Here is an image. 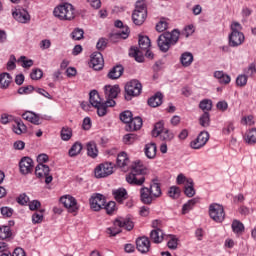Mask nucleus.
<instances>
[{
	"label": "nucleus",
	"mask_w": 256,
	"mask_h": 256,
	"mask_svg": "<svg viewBox=\"0 0 256 256\" xmlns=\"http://www.w3.org/2000/svg\"><path fill=\"white\" fill-rule=\"evenodd\" d=\"M197 203H199V199L198 198H193L191 200H189L187 203H185L182 207V214L186 215V213L190 212L191 209H193L195 207V205H197Z\"/></svg>",
	"instance_id": "nucleus-34"
},
{
	"label": "nucleus",
	"mask_w": 256,
	"mask_h": 256,
	"mask_svg": "<svg viewBox=\"0 0 256 256\" xmlns=\"http://www.w3.org/2000/svg\"><path fill=\"white\" fill-rule=\"evenodd\" d=\"M161 141H165L166 143H171L172 140L175 139V134L170 131L169 129H165L160 135H159Z\"/></svg>",
	"instance_id": "nucleus-36"
},
{
	"label": "nucleus",
	"mask_w": 256,
	"mask_h": 256,
	"mask_svg": "<svg viewBox=\"0 0 256 256\" xmlns=\"http://www.w3.org/2000/svg\"><path fill=\"white\" fill-rule=\"evenodd\" d=\"M140 200L144 205H151V203L155 201V198L149 190V187L142 186L140 188Z\"/></svg>",
	"instance_id": "nucleus-18"
},
{
	"label": "nucleus",
	"mask_w": 256,
	"mask_h": 256,
	"mask_svg": "<svg viewBox=\"0 0 256 256\" xmlns=\"http://www.w3.org/2000/svg\"><path fill=\"white\" fill-rule=\"evenodd\" d=\"M148 189L152 194L153 198L159 199V197H161L162 192H161V185H159V183L153 182L152 184H150V187Z\"/></svg>",
	"instance_id": "nucleus-30"
},
{
	"label": "nucleus",
	"mask_w": 256,
	"mask_h": 256,
	"mask_svg": "<svg viewBox=\"0 0 256 256\" xmlns=\"http://www.w3.org/2000/svg\"><path fill=\"white\" fill-rule=\"evenodd\" d=\"M141 91H143L141 82H139V80H131L125 85V99L127 101H131V97H139V95H141Z\"/></svg>",
	"instance_id": "nucleus-8"
},
{
	"label": "nucleus",
	"mask_w": 256,
	"mask_h": 256,
	"mask_svg": "<svg viewBox=\"0 0 256 256\" xmlns=\"http://www.w3.org/2000/svg\"><path fill=\"white\" fill-rule=\"evenodd\" d=\"M51 169L45 164H38L35 168V175L38 179H44L45 177V184L49 185L51 181H53V176L49 175Z\"/></svg>",
	"instance_id": "nucleus-13"
},
{
	"label": "nucleus",
	"mask_w": 256,
	"mask_h": 256,
	"mask_svg": "<svg viewBox=\"0 0 256 256\" xmlns=\"http://www.w3.org/2000/svg\"><path fill=\"white\" fill-rule=\"evenodd\" d=\"M13 131L16 135H21L27 131V126L21 120H16L13 124Z\"/></svg>",
	"instance_id": "nucleus-32"
},
{
	"label": "nucleus",
	"mask_w": 256,
	"mask_h": 256,
	"mask_svg": "<svg viewBox=\"0 0 256 256\" xmlns=\"http://www.w3.org/2000/svg\"><path fill=\"white\" fill-rule=\"evenodd\" d=\"M116 165L121 169L129 165V157H127V153L122 152L118 154Z\"/></svg>",
	"instance_id": "nucleus-31"
},
{
	"label": "nucleus",
	"mask_w": 256,
	"mask_h": 256,
	"mask_svg": "<svg viewBox=\"0 0 256 256\" xmlns=\"http://www.w3.org/2000/svg\"><path fill=\"white\" fill-rule=\"evenodd\" d=\"M89 95L90 104L97 109L98 116L105 117V105H103V99H101L99 92L92 90Z\"/></svg>",
	"instance_id": "nucleus-9"
},
{
	"label": "nucleus",
	"mask_w": 256,
	"mask_h": 256,
	"mask_svg": "<svg viewBox=\"0 0 256 256\" xmlns=\"http://www.w3.org/2000/svg\"><path fill=\"white\" fill-rule=\"evenodd\" d=\"M43 213H45V210L42 209V210L35 212L32 215V223H34V225L43 223Z\"/></svg>",
	"instance_id": "nucleus-46"
},
{
	"label": "nucleus",
	"mask_w": 256,
	"mask_h": 256,
	"mask_svg": "<svg viewBox=\"0 0 256 256\" xmlns=\"http://www.w3.org/2000/svg\"><path fill=\"white\" fill-rule=\"evenodd\" d=\"M135 225L133 224V221L129 218H116L113 222V226L106 229L107 235H110V237H116V235H119L121 233V229H126V231H131Z\"/></svg>",
	"instance_id": "nucleus-3"
},
{
	"label": "nucleus",
	"mask_w": 256,
	"mask_h": 256,
	"mask_svg": "<svg viewBox=\"0 0 256 256\" xmlns=\"http://www.w3.org/2000/svg\"><path fill=\"white\" fill-rule=\"evenodd\" d=\"M198 139L202 145H207V141H209V132H200V134L198 135Z\"/></svg>",
	"instance_id": "nucleus-53"
},
{
	"label": "nucleus",
	"mask_w": 256,
	"mask_h": 256,
	"mask_svg": "<svg viewBox=\"0 0 256 256\" xmlns=\"http://www.w3.org/2000/svg\"><path fill=\"white\" fill-rule=\"evenodd\" d=\"M22 117L25 119V121H29L34 125H41V119L39 118V115L32 111H26L24 114H22Z\"/></svg>",
	"instance_id": "nucleus-26"
},
{
	"label": "nucleus",
	"mask_w": 256,
	"mask_h": 256,
	"mask_svg": "<svg viewBox=\"0 0 256 256\" xmlns=\"http://www.w3.org/2000/svg\"><path fill=\"white\" fill-rule=\"evenodd\" d=\"M30 77L33 81H37L43 77V71L41 69H34L32 70Z\"/></svg>",
	"instance_id": "nucleus-54"
},
{
	"label": "nucleus",
	"mask_w": 256,
	"mask_h": 256,
	"mask_svg": "<svg viewBox=\"0 0 256 256\" xmlns=\"http://www.w3.org/2000/svg\"><path fill=\"white\" fill-rule=\"evenodd\" d=\"M107 47V39L105 38H100L96 44V48L98 51H103V49H106Z\"/></svg>",
	"instance_id": "nucleus-58"
},
{
	"label": "nucleus",
	"mask_w": 256,
	"mask_h": 256,
	"mask_svg": "<svg viewBox=\"0 0 256 256\" xmlns=\"http://www.w3.org/2000/svg\"><path fill=\"white\" fill-rule=\"evenodd\" d=\"M209 215L215 223H223L225 221V208L217 203L211 204L209 206Z\"/></svg>",
	"instance_id": "nucleus-10"
},
{
	"label": "nucleus",
	"mask_w": 256,
	"mask_h": 256,
	"mask_svg": "<svg viewBox=\"0 0 256 256\" xmlns=\"http://www.w3.org/2000/svg\"><path fill=\"white\" fill-rule=\"evenodd\" d=\"M244 142L247 143V145H255L256 143V128H252L243 136Z\"/></svg>",
	"instance_id": "nucleus-27"
},
{
	"label": "nucleus",
	"mask_w": 256,
	"mask_h": 256,
	"mask_svg": "<svg viewBox=\"0 0 256 256\" xmlns=\"http://www.w3.org/2000/svg\"><path fill=\"white\" fill-rule=\"evenodd\" d=\"M13 235V232H11V227L9 226H2L0 227V239H10V237Z\"/></svg>",
	"instance_id": "nucleus-43"
},
{
	"label": "nucleus",
	"mask_w": 256,
	"mask_h": 256,
	"mask_svg": "<svg viewBox=\"0 0 256 256\" xmlns=\"http://www.w3.org/2000/svg\"><path fill=\"white\" fill-rule=\"evenodd\" d=\"M90 66L94 71H101L105 66V60L103 59V54L101 52H94L91 55Z\"/></svg>",
	"instance_id": "nucleus-15"
},
{
	"label": "nucleus",
	"mask_w": 256,
	"mask_h": 256,
	"mask_svg": "<svg viewBox=\"0 0 256 256\" xmlns=\"http://www.w3.org/2000/svg\"><path fill=\"white\" fill-rule=\"evenodd\" d=\"M138 43L139 48H130L129 55L130 57H134L135 61H137L138 63H143L145 59V57L143 56V51H147V49L151 48V39H149L148 36H140Z\"/></svg>",
	"instance_id": "nucleus-4"
},
{
	"label": "nucleus",
	"mask_w": 256,
	"mask_h": 256,
	"mask_svg": "<svg viewBox=\"0 0 256 256\" xmlns=\"http://www.w3.org/2000/svg\"><path fill=\"white\" fill-rule=\"evenodd\" d=\"M137 139H139V137L136 134H126L123 137V142L125 143V145H133V143L137 141Z\"/></svg>",
	"instance_id": "nucleus-49"
},
{
	"label": "nucleus",
	"mask_w": 256,
	"mask_h": 256,
	"mask_svg": "<svg viewBox=\"0 0 256 256\" xmlns=\"http://www.w3.org/2000/svg\"><path fill=\"white\" fill-rule=\"evenodd\" d=\"M199 107L203 110L204 113H209L213 109V101L210 99H204L200 102Z\"/></svg>",
	"instance_id": "nucleus-42"
},
{
	"label": "nucleus",
	"mask_w": 256,
	"mask_h": 256,
	"mask_svg": "<svg viewBox=\"0 0 256 256\" xmlns=\"http://www.w3.org/2000/svg\"><path fill=\"white\" fill-rule=\"evenodd\" d=\"M60 203L64 205L68 213H77L79 211V205L77 204V199L71 195L62 196L60 198Z\"/></svg>",
	"instance_id": "nucleus-12"
},
{
	"label": "nucleus",
	"mask_w": 256,
	"mask_h": 256,
	"mask_svg": "<svg viewBox=\"0 0 256 256\" xmlns=\"http://www.w3.org/2000/svg\"><path fill=\"white\" fill-rule=\"evenodd\" d=\"M163 103V94L160 92H157L154 96H152L148 100V105L150 107H159Z\"/></svg>",
	"instance_id": "nucleus-29"
},
{
	"label": "nucleus",
	"mask_w": 256,
	"mask_h": 256,
	"mask_svg": "<svg viewBox=\"0 0 256 256\" xmlns=\"http://www.w3.org/2000/svg\"><path fill=\"white\" fill-rule=\"evenodd\" d=\"M82 149L83 145H81L79 142H75L68 152L69 157H77V155L81 153Z\"/></svg>",
	"instance_id": "nucleus-38"
},
{
	"label": "nucleus",
	"mask_w": 256,
	"mask_h": 256,
	"mask_svg": "<svg viewBox=\"0 0 256 256\" xmlns=\"http://www.w3.org/2000/svg\"><path fill=\"white\" fill-rule=\"evenodd\" d=\"M15 61H17V59L15 58L14 55H11L9 61L7 62V70L8 71H13V69H15V67H17V65H15Z\"/></svg>",
	"instance_id": "nucleus-60"
},
{
	"label": "nucleus",
	"mask_w": 256,
	"mask_h": 256,
	"mask_svg": "<svg viewBox=\"0 0 256 256\" xmlns=\"http://www.w3.org/2000/svg\"><path fill=\"white\" fill-rule=\"evenodd\" d=\"M133 119V113L129 110H126L124 112H122L120 114V120L123 123H126L128 125V123Z\"/></svg>",
	"instance_id": "nucleus-48"
},
{
	"label": "nucleus",
	"mask_w": 256,
	"mask_h": 256,
	"mask_svg": "<svg viewBox=\"0 0 256 256\" xmlns=\"http://www.w3.org/2000/svg\"><path fill=\"white\" fill-rule=\"evenodd\" d=\"M113 99H115V98H107V101L103 102L104 109H105V115H107V107H115L116 102Z\"/></svg>",
	"instance_id": "nucleus-62"
},
{
	"label": "nucleus",
	"mask_w": 256,
	"mask_h": 256,
	"mask_svg": "<svg viewBox=\"0 0 256 256\" xmlns=\"http://www.w3.org/2000/svg\"><path fill=\"white\" fill-rule=\"evenodd\" d=\"M168 196L171 197V199H179L181 196V188L177 186H171L168 191Z\"/></svg>",
	"instance_id": "nucleus-45"
},
{
	"label": "nucleus",
	"mask_w": 256,
	"mask_h": 256,
	"mask_svg": "<svg viewBox=\"0 0 256 256\" xmlns=\"http://www.w3.org/2000/svg\"><path fill=\"white\" fill-rule=\"evenodd\" d=\"M20 173L22 175H29L33 171V159L29 157H23L19 162Z\"/></svg>",
	"instance_id": "nucleus-17"
},
{
	"label": "nucleus",
	"mask_w": 256,
	"mask_h": 256,
	"mask_svg": "<svg viewBox=\"0 0 256 256\" xmlns=\"http://www.w3.org/2000/svg\"><path fill=\"white\" fill-rule=\"evenodd\" d=\"M29 209L30 211H37V209H39V207H41V202H39L38 200H33L31 202H29Z\"/></svg>",
	"instance_id": "nucleus-64"
},
{
	"label": "nucleus",
	"mask_w": 256,
	"mask_h": 256,
	"mask_svg": "<svg viewBox=\"0 0 256 256\" xmlns=\"http://www.w3.org/2000/svg\"><path fill=\"white\" fill-rule=\"evenodd\" d=\"M113 195L118 203H123L127 199V190L120 188L114 191Z\"/></svg>",
	"instance_id": "nucleus-37"
},
{
	"label": "nucleus",
	"mask_w": 256,
	"mask_h": 256,
	"mask_svg": "<svg viewBox=\"0 0 256 256\" xmlns=\"http://www.w3.org/2000/svg\"><path fill=\"white\" fill-rule=\"evenodd\" d=\"M231 227L235 235H243V233H245V225L239 220H233Z\"/></svg>",
	"instance_id": "nucleus-28"
},
{
	"label": "nucleus",
	"mask_w": 256,
	"mask_h": 256,
	"mask_svg": "<svg viewBox=\"0 0 256 256\" xmlns=\"http://www.w3.org/2000/svg\"><path fill=\"white\" fill-rule=\"evenodd\" d=\"M177 242H178L177 237L171 235L170 240L167 243L168 248L173 250L177 249V245H178Z\"/></svg>",
	"instance_id": "nucleus-55"
},
{
	"label": "nucleus",
	"mask_w": 256,
	"mask_h": 256,
	"mask_svg": "<svg viewBox=\"0 0 256 256\" xmlns=\"http://www.w3.org/2000/svg\"><path fill=\"white\" fill-rule=\"evenodd\" d=\"M145 175H147V167L143 165V162L138 160L131 165V172L126 175V181L129 185L143 187V183H145Z\"/></svg>",
	"instance_id": "nucleus-1"
},
{
	"label": "nucleus",
	"mask_w": 256,
	"mask_h": 256,
	"mask_svg": "<svg viewBox=\"0 0 256 256\" xmlns=\"http://www.w3.org/2000/svg\"><path fill=\"white\" fill-rule=\"evenodd\" d=\"M150 239L153 243L159 244L163 243V239H165V233L161 228L154 229L150 232Z\"/></svg>",
	"instance_id": "nucleus-22"
},
{
	"label": "nucleus",
	"mask_w": 256,
	"mask_h": 256,
	"mask_svg": "<svg viewBox=\"0 0 256 256\" xmlns=\"http://www.w3.org/2000/svg\"><path fill=\"white\" fill-rule=\"evenodd\" d=\"M116 203L114 201H110L107 203V205L105 206L106 209V213L108 215H113V212L115 211V207H116Z\"/></svg>",
	"instance_id": "nucleus-56"
},
{
	"label": "nucleus",
	"mask_w": 256,
	"mask_h": 256,
	"mask_svg": "<svg viewBox=\"0 0 256 256\" xmlns=\"http://www.w3.org/2000/svg\"><path fill=\"white\" fill-rule=\"evenodd\" d=\"M145 19H147V5H145V1L138 0L136 2V8L132 13V21L134 25H143Z\"/></svg>",
	"instance_id": "nucleus-7"
},
{
	"label": "nucleus",
	"mask_w": 256,
	"mask_h": 256,
	"mask_svg": "<svg viewBox=\"0 0 256 256\" xmlns=\"http://www.w3.org/2000/svg\"><path fill=\"white\" fill-rule=\"evenodd\" d=\"M117 35L121 37V39H127V37H129V27H123L122 30L117 33Z\"/></svg>",
	"instance_id": "nucleus-63"
},
{
	"label": "nucleus",
	"mask_w": 256,
	"mask_h": 256,
	"mask_svg": "<svg viewBox=\"0 0 256 256\" xmlns=\"http://www.w3.org/2000/svg\"><path fill=\"white\" fill-rule=\"evenodd\" d=\"M180 61L183 67H189L193 63V54L191 52H184L180 57Z\"/></svg>",
	"instance_id": "nucleus-33"
},
{
	"label": "nucleus",
	"mask_w": 256,
	"mask_h": 256,
	"mask_svg": "<svg viewBox=\"0 0 256 256\" xmlns=\"http://www.w3.org/2000/svg\"><path fill=\"white\" fill-rule=\"evenodd\" d=\"M12 17L18 23L25 24L31 21V15H29V12L23 8H15V10L12 12Z\"/></svg>",
	"instance_id": "nucleus-14"
},
{
	"label": "nucleus",
	"mask_w": 256,
	"mask_h": 256,
	"mask_svg": "<svg viewBox=\"0 0 256 256\" xmlns=\"http://www.w3.org/2000/svg\"><path fill=\"white\" fill-rule=\"evenodd\" d=\"M53 13L54 17H57L60 21H72V19H75V8L69 3L57 6Z\"/></svg>",
	"instance_id": "nucleus-6"
},
{
	"label": "nucleus",
	"mask_w": 256,
	"mask_h": 256,
	"mask_svg": "<svg viewBox=\"0 0 256 256\" xmlns=\"http://www.w3.org/2000/svg\"><path fill=\"white\" fill-rule=\"evenodd\" d=\"M94 175L96 179H104L109 175H113V163L106 162L98 165L94 170Z\"/></svg>",
	"instance_id": "nucleus-11"
},
{
	"label": "nucleus",
	"mask_w": 256,
	"mask_h": 256,
	"mask_svg": "<svg viewBox=\"0 0 256 256\" xmlns=\"http://www.w3.org/2000/svg\"><path fill=\"white\" fill-rule=\"evenodd\" d=\"M71 35H72V39H74V41H81V39L83 38V35H85V32L83 31V29L76 28L71 33Z\"/></svg>",
	"instance_id": "nucleus-50"
},
{
	"label": "nucleus",
	"mask_w": 256,
	"mask_h": 256,
	"mask_svg": "<svg viewBox=\"0 0 256 256\" xmlns=\"http://www.w3.org/2000/svg\"><path fill=\"white\" fill-rule=\"evenodd\" d=\"M199 123L201 127H209V125H211V115L209 114V112H204L200 116Z\"/></svg>",
	"instance_id": "nucleus-41"
},
{
	"label": "nucleus",
	"mask_w": 256,
	"mask_h": 256,
	"mask_svg": "<svg viewBox=\"0 0 256 256\" xmlns=\"http://www.w3.org/2000/svg\"><path fill=\"white\" fill-rule=\"evenodd\" d=\"M87 154L89 157H92V159H95V157L99 155V150H97V144H95V142H89L87 144Z\"/></svg>",
	"instance_id": "nucleus-35"
},
{
	"label": "nucleus",
	"mask_w": 256,
	"mask_h": 256,
	"mask_svg": "<svg viewBox=\"0 0 256 256\" xmlns=\"http://www.w3.org/2000/svg\"><path fill=\"white\" fill-rule=\"evenodd\" d=\"M0 211H1V215L6 219L13 217V213L15 212V210H13V208L7 207V206L1 207Z\"/></svg>",
	"instance_id": "nucleus-47"
},
{
	"label": "nucleus",
	"mask_w": 256,
	"mask_h": 256,
	"mask_svg": "<svg viewBox=\"0 0 256 256\" xmlns=\"http://www.w3.org/2000/svg\"><path fill=\"white\" fill-rule=\"evenodd\" d=\"M163 131H165V124L163 122L156 123L152 130V137H159Z\"/></svg>",
	"instance_id": "nucleus-44"
},
{
	"label": "nucleus",
	"mask_w": 256,
	"mask_h": 256,
	"mask_svg": "<svg viewBox=\"0 0 256 256\" xmlns=\"http://www.w3.org/2000/svg\"><path fill=\"white\" fill-rule=\"evenodd\" d=\"M179 31L164 32L157 39V45L162 53H167L171 46L176 45L179 41Z\"/></svg>",
	"instance_id": "nucleus-2"
},
{
	"label": "nucleus",
	"mask_w": 256,
	"mask_h": 256,
	"mask_svg": "<svg viewBox=\"0 0 256 256\" xmlns=\"http://www.w3.org/2000/svg\"><path fill=\"white\" fill-rule=\"evenodd\" d=\"M167 27H169L167 21L160 20L156 25V31H158V33H163V31H167Z\"/></svg>",
	"instance_id": "nucleus-52"
},
{
	"label": "nucleus",
	"mask_w": 256,
	"mask_h": 256,
	"mask_svg": "<svg viewBox=\"0 0 256 256\" xmlns=\"http://www.w3.org/2000/svg\"><path fill=\"white\" fill-rule=\"evenodd\" d=\"M90 207L93 211H101L105 207V197L102 194L93 195L90 198Z\"/></svg>",
	"instance_id": "nucleus-16"
},
{
	"label": "nucleus",
	"mask_w": 256,
	"mask_h": 256,
	"mask_svg": "<svg viewBox=\"0 0 256 256\" xmlns=\"http://www.w3.org/2000/svg\"><path fill=\"white\" fill-rule=\"evenodd\" d=\"M17 203H19V205H27L29 203V196H27V194H20L17 198Z\"/></svg>",
	"instance_id": "nucleus-57"
},
{
	"label": "nucleus",
	"mask_w": 256,
	"mask_h": 256,
	"mask_svg": "<svg viewBox=\"0 0 256 256\" xmlns=\"http://www.w3.org/2000/svg\"><path fill=\"white\" fill-rule=\"evenodd\" d=\"M231 33L228 36V45L230 47H239L245 43V35L241 32L243 27L239 22H233L230 26Z\"/></svg>",
	"instance_id": "nucleus-5"
},
{
	"label": "nucleus",
	"mask_w": 256,
	"mask_h": 256,
	"mask_svg": "<svg viewBox=\"0 0 256 256\" xmlns=\"http://www.w3.org/2000/svg\"><path fill=\"white\" fill-rule=\"evenodd\" d=\"M27 58L25 56H21L19 61L22 62V67H24L25 69L29 68V67H33V60H26Z\"/></svg>",
	"instance_id": "nucleus-61"
},
{
	"label": "nucleus",
	"mask_w": 256,
	"mask_h": 256,
	"mask_svg": "<svg viewBox=\"0 0 256 256\" xmlns=\"http://www.w3.org/2000/svg\"><path fill=\"white\" fill-rule=\"evenodd\" d=\"M105 95L108 99H117V95L121 93V88H119V85L114 86H105Z\"/></svg>",
	"instance_id": "nucleus-23"
},
{
	"label": "nucleus",
	"mask_w": 256,
	"mask_h": 256,
	"mask_svg": "<svg viewBox=\"0 0 256 256\" xmlns=\"http://www.w3.org/2000/svg\"><path fill=\"white\" fill-rule=\"evenodd\" d=\"M184 193L186 197H194L195 195V188L193 187V180L190 179L184 186Z\"/></svg>",
	"instance_id": "nucleus-39"
},
{
	"label": "nucleus",
	"mask_w": 256,
	"mask_h": 256,
	"mask_svg": "<svg viewBox=\"0 0 256 256\" xmlns=\"http://www.w3.org/2000/svg\"><path fill=\"white\" fill-rule=\"evenodd\" d=\"M143 127V119L137 116L132 118L131 121L126 126V131H139Z\"/></svg>",
	"instance_id": "nucleus-21"
},
{
	"label": "nucleus",
	"mask_w": 256,
	"mask_h": 256,
	"mask_svg": "<svg viewBox=\"0 0 256 256\" xmlns=\"http://www.w3.org/2000/svg\"><path fill=\"white\" fill-rule=\"evenodd\" d=\"M124 71H125V68H123V66L116 65L109 70L107 77L108 79L115 81L116 79H119L121 75H123Z\"/></svg>",
	"instance_id": "nucleus-20"
},
{
	"label": "nucleus",
	"mask_w": 256,
	"mask_h": 256,
	"mask_svg": "<svg viewBox=\"0 0 256 256\" xmlns=\"http://www.w3.org/2000/svg\"><path fill=\"white\" fill-rule=\"evenodd\" d=\"M190 147L192 149H201V147H205V144H202L201 140H199V137H197L190 143Z\"/></svg>",
	"instance_id": "nucleus-59"
},
{
	"label": "nucleus",
	"mask_w": 256,
	"mask_h": 256,
	"mask_svg": "<svg viewBox=\"0 0 256 256\" xmlns=\"http://www.w3.org/2000/svg\"><path fill=\"white\" fill-rule=\"evenodd\" d=\"M13 82V77L7 72L0 74V89H8L9 85Z\"/></svg>",
	"instance_id": "nucleus-25"
},
{
	"label": "nucleus",
	"mask_w": 256,
	"mask_h": 256,
	"mask_svg": "<svg viewBox=\"0 0 256 256\" xmlns=\"http://www.w3.org/2000/svg\"><path fill=\"white\" fill-rule=\"evenodd\" d=\"M60 135L62 141H69V139L73 137V129L69 128L68 126H65L62 128Z\"/></svg>",
	"instance_id": "nucleus-40"
},
{
	"label": "nucleus",
	"mask_w": 256,
	"mask_h": 256,
	"mask_svg": "<svg viewBox=\"0 0 256 256\" xmlns=\"http://www.w3.org/2000/svg\"><path fill=\"white\" fill-rule=\"evenodd\" d=\"M144 153L148 159L157 157V144L151 142L145 145Z\"/></svg>",
	"instance_id": "nucleus-24"
},
{
	"label": "nucleus",
	"mask_w": 256,
	"mask_h": 256,
	"mask_svg": "<svg viewBox=\"0 0 256 256\" xmlns=\"http://www.w3.org/2000/svg\"><path fill=\"white\" fill-rule=\"evenodd\" d=\"M136 248L140 253H149L151 249V242L147 237H141L136 240Z\"/></svg>",
	"instance_id": "nucleus-19"
},
{
	"label": "nucleus",
	"mask_w": 256,
	"mask_h": 256,
	"mask_svg": "<svg viewBox=\"0 0 256 256\" xmlns=\"http://www.w3.org/2000/svg\"><path fill=\"white\" fill-rule=\"evenodd\" d=\"M247 75L245 74H241L236 78V85L238 87H245V85H247Z\"/></svg>",
	"instance_id": "nucleus-51"
}]
</instances>
